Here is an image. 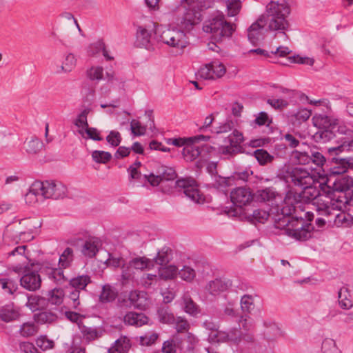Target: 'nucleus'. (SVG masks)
I'll use <instances>...</instances> for the list:
<instances>
[{
  "mask_svg": "<svg viewBox=\"0 0 353 353\" xmlns=\"http://www.w3.org/2000/svg\"><path fill=\"white\" fill-rule=\"evenodd\" d=\"M292 182L294 185L304 187L306 184V179H311L310 172L301 168H293L289 173Z\"/></svg>",
  "mask_w": 353,
  "mask_h": 353,
  "instance_id": "obj_22",
  "label": "nucleus"
},
{
  "mask_svg": "<svg viewBox=\"0 0 353 353\" xmlns=\"http://www.w3.org/2000/svg\"><path fill=\"white\" fill-rule=\"evenodd\" d=\"M157 315L159 321L164 324H173L175 322L174 314L168 306L161 305L158 307Z\"/></svg>",
  "mask_w": 353,
  "mask_h": 353,
  "instance_id": "obj_35",
  "label": "nucleus"
},
{
  "mask_svg": "<svg viewBox=\"0 0 353 353\" xmlns=\"http://www.w3.org/2000/svg\"><path fill=\"white\" fill-rule=\"evenodd\" d=\"M28 301L26 305L29 307L32 312L37 310H50L49 300L45 292H42V295H28L27 296Z\"/></svg>",
  "mask_w": 353,
  "mask_h": 353,
  "instance_id": "obj_21",
  "label": "nucleus"
},
{
  "mask_svg": "<svg viewBox=\"0 0 353 353\" xmlns=\"http://www.w3.org/2000/svg\"><path fill=\"white\" fill-rule=\"evenodd\" d=\"M151 32L143 26H138L136 34L135 43L137 47L145 48L148 50L152 48L150 42Z\"/></svg>",
  "mask_w": 353,
  "mask_h": 353,
  "instance_id": "obj_25",
  "label": "nucleus"
},
{
  "mask_svg": "<svg viewBox=\"0 0 353 353\" xmlns=\"http://www.w3.org/2000/svg\"><path fill=\"white\" fill-rule=\"evenodd\" d=\"M175 343L176 344L177 350H179L181 353H185L194 350L196 343V339L195 336L190 332H187L183 336L179 334H175Z\"/></svg>",
  "mask_w": 353,
  "mask_h": 353,
  "instance_id": "obj_19",
  "label": "nucleus"
},
{
  "mask_svg": "<svg viewBox=\"0 0 353 353\" xmlns=\"http://www.w3.org/2000/svg\"><path fill=\"white\" fill-rule=\"evenodd\" d=\"M312 114V112L310 110H308L307 108H303L299 109L297 112H296L292 117H294L295 121H293L292 119V122L294 124L296 121H297L298 124H301V123L306 121L310 117Z\"/></svg>",
  "mask_w": 353,
  "mask_h": 353,
  "instance_id": "obj_57",
  "label": "nucleus"
},
{
  "mask_svg": "<svg viewBox=\"0 0 353 353\" xmlns=\"http://www.w3.org/2000/svg\"><path fill=\"white\" fill-rule=\"evenodd\" d=\"M78 132L83 136L84 132L86 133L88 138L94 141H100L103 140V137L100 135V132L95 128L88 127L83 130H79Z\"/></svg>",
  "mask_w": 353,
  "mask_h": 353,
  "instance_id": "obj_55",
  "label": "nucleus"
},
{
  "mask_svg": "<svg viewBox=\"0 0 353 353\" xmlns=\"http://www.w3.org/2000/svg\"><path fill=\"white\" fill-rule=\"evenodd\" d=\"M294 161L300 165H307L312 161L311 155L305 152H300L296 150H294L292 154Z\"/></svg>",
  "mask_w": 353,
  "mask_h": 353,
  "instance_id": "obj_47",
  "label": "nucleus"
},
{
  "mask_svg": "<svg viewBox=\"0 0 353 353\" xmlns=\"http://www.w3.org/2000/svg\"><path fill=\"white\" fill-rule=\"evenodd\" d=\"M38 332V327L33 323H24L19 329V332L24 337L34 336Z\"/></svg>",
  "mask_w": 353,
  "mask_h": 353,
  "instance_id": "obj_51",
  "label": "nucleus"
},
{
  "mask_svg": "<svg viewBox=\"0 0 353 353\" xmlns=\"http://www.w3.org/2000/svg\"><path fill=\"white\" fill-rule=\"evenodd\" d=\"M314 226L302 217L292 216L291 228L285 229V234L299 241H306L312 238Z\"/></svg>",
  "mask_w": 353,
  "mask_h": 353,
  "instance_id": "obj_7",
  "label": "nucleus"
},
{
  "mask_svg": "<svg viewBox=\"0 0 353 353\" xmlns=\"http://www.w3.org/2000/svg\"><path fill=\"white\" fill-rule=\"evenodd\" d=\"M91 282L92 280L90 276L79 275L68 281V285H66V290L75 289L79 291L85 290L86 286Z\"/></svg>",
  "mask_w": 353,
  "mask_h": 353,
  "instance_id": "obj_28",
  "label": "nucleus"
},
{
  "mask_svg": "<svg viewBox=\"0 0 353 353\" xmlns=\"http://www.w3.org/2000/svg\"><path fill=\"white\" fill-rule=\"evenodd\" d=\"M0 285L6 292L11 295H14L19 288L17 280L10 277L0 278Z\"/></svg>",
  "mask_w": 353,
  "mask_h": 353,
  "instance_id": "obj_37",
  "label": "nucleus"
},
{
  "mask_svg": "<svg viewBox=\"0 0 353 353\" xmlns=\"http://www.w3.org/2000/svg\"><path fill=\"white\" fill-rule=\"evenodd\" d=\"M203 30L212 34L213 39L216 42L221 41L223 37H230L235 30L233 24L228 22L223 14H219L206 21Z\"/></svg>",
  "mask_w": 353,
  "mask_h": 353,
  "instance_id": "obj_6",
  "label": "nucleus"
},
{
  "mask_svg": "<svg viewBox=\"0 0 353 353\" xmlns=\"http://www.w3.org/2000/svg\"><path fill=\"white\" fill-rule=\"evenodd\" d=\"M91 112V108L89 107L85 108L78 116L77 119L74 121V125L79 128L83 127L85 128L89 126L87 117L88 114Z\"/></svg>",
  "mask_w": 353,
  "mask_h": 353,
  "instance_id": "obj_56",
  "label": "nucleus"
},
{
  "mask_svg": "<svg viewBox=\"0 0 353 353\" xmlns=\"http://www.w3.org/2000/svg\"><path fill=\"white\" fill-rule=\"evenodd\" d=\"M172 259V250L169 247H163L159 250L157 256L151 261H153L154 265H159L161 266L167 265Z\"/></svg>",
  "mask_w": 353,
  "mask_h": 353,
  "instance_id": "obj_30",
  "label": "nucleus"
},
{
  "mask_svg": "<svg viewBox=\"0 0 353 353\" xmlns=\"http://www.w3.org/2000/svg\"><path fill=\"white\" fill-rule=\"evenodd\" d=\"M185 34L183 32H175L170 30L164 31L161 36V41L171 47L183 52L187 46V41L184 39Z\"/></svg>",
  "mask_w": 353,
  "mask_h": 353,
  "instance_id": "obj_13",
  "label": "nucleus"
},
{
  "mask_svg": "<svg viewBox=\"0 0 353 353\" xmlns=\"http://www.w3.org/2000/svg\"><path fill=\"white\" fill-rule=\"evenodd\" d=\"M206 150V152L209 153L212 150H214L212 146L208 145H203L201 146L196 145L195 143L187 142L182 149L181 154L187 161H193L199 155Z\"/></svg>",
  "mask_w": 353,
  "mask_h": 353,
  "instance_id": "obj_17",
  "label": "nucleus"
},
{
  "mask_svg": "<svg viewBox=\"0 0 353 353\" xmlns=\"http://www.w3.org/2000/svg\"><path fill=\"white\" fill-rule=\"evenodd\" d=\"M231 286L230 280L216 279L208 283L206 290L212 295H216L227 290Z\"/></svg>",
  "mask_w": 353,
  "mask_h": 353,
  "instance_id": "obj_26",
  "label": "nucleus"
},
{
  "mask_svg": "<svg viewBox=\"0 0 353 353\" xmlns=\"http://www.w3.org/2000/svg\"><path fill=\"white\" fill-rule=\"evenodd\" d=\"M292 0H283V3L270 1L266 6V12L271 17L268 28L270 30H286L289 27V22L286 19L290 14V5ZM284 34L285 33L282 32Z\"/></svg>",
  "mask_w": 353,
  "mask_h": 353,
  "instance_id": "obj_4",
  "label": "nucleus"
},
{
  "mask_svg": "<svg viewBox=\"0 0 353 353\" xmlns=\"http://www.w3.org/2000/svg\"><path fill=\"white\" fill-rule=\"evenodd\" d=\"M79 327L83 337L88 341H94L102 336V331L95 327H88L83 323H79Z\"/></svg>",
  "mask_w": 353,
  "mask_h": 353,
  "instance_id": "obj_36",
  "label": "nucleus"
},
{
  "mask_svg": "<svg viewBox=\"0 0 353 353\" xmlns=\"http://www.w3.org/2000/svg\"><path fill=\"white\" fill-rule=\"evenodd\" d=\"M327 114H315L312 117L313 124L318 128L313 136L316 142L326 143L340 135L350 134L352 132L345 125H339L338 119H332Z\"/></svg>",
  "mask_w": 353,
  "mask_h": 353,
  "instance_id": "obj_1",
  "label": "nucleus"
},
{
  "mask_svg": "<svg viewBox=\"0 0 353 353\" xmlns=\"http://www.w3.org/2000/svg\"><path fill=\"white\" fill-rule=\"evenodd\" d=\"M246 154L254 156L259 164L261 166H265L272 163L274 159L273 155L270 154L266 150L263 148L256 149L252 154L249 152H247Z\"/></svg>",
  "mask_w": 353,
  "mask_h": 353,
  "instance_id": "obj_31",
  "label": "nucleus"
},
{
  "mask_svg": "<svg viewBox=\"0 0 353 353\" xmlns=\"http://www.w3.org/2000/svg\"><path fill=\"white\" fill-rule=\"evenodd\" d=\"M46 190L43 193L46 199H59L66 196L67 187L60 181H46Z\"/></svg>",
  "mask_w": 353,
  "mask_h": 353,
  "instance_id": "obj_16",
  "label": "nucleus"
},
{
  "mask_svg": "<svg viewBox=\"0 0 353 353\" xmlns=\"http://www.w3.org/2000/svg\"><path fill=\"white\" fill-rule=\"evenodd\" d=\"M19 310L13 303L7 304L0 308V319L6 323L11 322L19 319Z\"/></svg>",
  "mask_w": 353,
  "mask_h": 353,
  "instance_id": "obj_23",
  "label": "nucleus"
},
{
  "mask_svg": "<svg viewBox=\"0 0 353 353\" xmlns=\"http://www.w3.org/2000/svg\"><path fill=\"white\" fill-rule=\"evenodd\" d=\"M333 202L334 208L341 211L334 215V223L337 227H350L353 224V215L350 212L353 205H347L345 208H339L340 203L336 199H330Z\"/></svg>",
  "mask_w": 353,
  "mask_h": 353,
  "instance_id": "obj_14",
  "label": "nucleus"
},
{
  "mask_svg": "<svg viewBox=\"0 0 353 353\" xmlns=\"http://www.w3.org/2000/svg\"><path fill=\"white\" fill-rule=\"evenodd\" d=\"M322 353H341L336 345L335 341L332 339H325L321 345Z\"/></svg>",
  "mask_w": 353,
  "mask_h": 353,
  "instance_id": "obj_52",
  "label": "nucleus"
},
{
  "mask_svg": "<svg viewBox=\"0 0 353 353\" xmlns=\"http://www.w3.org/2000/svg\"><path fill=\"white\" fill-rule=\"evenodd\" d=\"M159 338V334L153 333H146L143 336H137L134 338L137 342H139L141 345L150 346L155 343Z\"/></svg>",
  "mask_w": 353,
  "mask_h": 353,
  "instance_id": "obj_45",
  "label": "nucleus"
},
{
  "mask_svg": "<svg viewBox=\"0 0 353 353\" xmlns=\"http://www.w3.org/2000/svg\"><path fill=\"white\" fill-rule=\"evenodd\" d=\"M154 268V262L151 259L145 256H137L127 263L122 264L121 279L123 281L130 279L132 274L134 273L132 269L137 270H143L145 269H151Z\"/></svg>",
  "mask_w": 353,
  "mask_h": 353,
  "instance_id": "obj_9",
  "label": "nucleus"
},
{
  "mask_svg": "<svg viewBox=\"0 0 353 353\" xmlns=\"http://www.w3.org/2000/svg\"><path fill=\"white\" fill-rule=\"evenodd\" d=\"M228 332L220 331L219 329L214 334H208L209 340L214 343L228 342Z\"/></svg>",
  "mask_w": 353,
  "mask_h": 353,
  "instance_id": "obj_63",
  "label": "nucleus"
},
{
  "mask_svg": "<svg viewBox=\"0 0 353 353\" xmlns=\"http://www.w3.org/2000/svg\"><path fill=\"white\" fill-rule=\"evenodd\" d=\"M72 261L73 250L70 248H66L59 257V263L63 268H66L70 266Z\"/></svg>",
  "mask_w": 353,
  "mask_h": 353,
  "instance_id": "obj_49",
  "label": "nucleus"
},
{
  "mask_svg": "<svg viewBox=\"0 0 353 353\" xmlns=\"http://www.w3.org/2000/svg\"><path fill=\"white\" fill-rule=\"evenodd\" d=\"M25 274L19 279L20 285L28 291L34 292L41 288V279L36 271H30V268L26 267Z\"/></svg>",
  "mask_w": 353,
  "mask_h": 353,
  "instance_id": "obj_15",
  "label": "nucleus"
},
{
  "mask_svg": "<svg viewBox=\"0 0 353 353\" xmlns=\"http://www.w3.org/2000/svg\"><path fill=\"white\" fill-rule=\"evenodd\" d=\"M58 319L57 314L52 312L51 310H44L37 314H34V320L39 324H52L56 322Z\"/></svg>",
  "mask_w": 353,
  "mask_h": 353,
  "instance_id": "obj_32",
  "label": "nucleus"
},
{
  "mask_svg": "<svg viewBox=\"0 0 353 353\" xmlns=\"http://www.w3.org/2000/svg\"><path fill=\"white\" fill-rule=\"evenodd\" d=\"M64 292L65 294L68 293V298L72 301V307L77 310H81L79 307L80 306V301H79V294L80 291L78 290L72 289V290H66V285H64Z\"/></svg>",
  "mask_w": 353,
  "mask_h": 353,
  "instance_id": "obj_50",
  "label": "nucleus"
},
{
  "mask_svg": "<svg viewBox=\"0 0 353 353\" xmlns=\"http://www.w3.org/2000/svg\"><path fill=\"white\" fill-rule=\"evenodd\" d=\"M68 243L72 246L81 245L82 254L89 258L94 257L98 252L97 245L95 241L91 240L83 241L81 238L71 239L68 241Z\"/></svg>",
  "mask_w": 353,
  "mask_h": 353,
  "instance_id": "obj_20",
  "label": "nucleus"
},
{
  "mask_svg": "<svg viewBox=\"0 0 353 353\" xmlns=\"http://www.w3.org/2000/svg\"><path fill=\"white\" fill-rule=\"evenodd\" d=\"M149 318L143 313L136 312H128L123 317V321L125 324L141 327L148 324Z\"/></svg>",
  "mask_w": 353,
  "mask_h": 353,
  "instance_id": "obj_24",
  "label": "nucleus"
},
{
  "mask_svg": "<svg viewBox=\"0 0 353 353\" xmlns=\"http://www.w3.org/2000/svg\"><path fill=\"white\" fill-rule=\"evenodd\" d=\"M339 139L337 146L328 148L331 155L335 154L334 157L329 158V160L331 159L335 163V165L328 170L332 174H338L340 176L353 172V157L345 156L343 154L345 151H353V139L350 140L347 137H341Z\"/></svg>",
  "mask_w": 353,
  "mask_h": 353,
  "instance_id": "obj_2",
  "label": "nucleus"
},
{
  "mask_svg": "<svg viewBox=\"0 0 353 353\" xmlns=\"http://www.w3.org/2000/svg\"><path fill=\"white\" fill-rule=\"evenodd\" d=\"M177 271V268L172 265L161 266L159 268L160 277L165 280L172 279L176 275Z\"/></svg>",
  "mask_w": 353,
  "mask_h": 353,
  "instance_id": "obj_43",
  "label": "nucleus"
},
{
  "mask_svg": "<svg viewBox=\"0 0 353 353\" xmlns=\"http://www.w3.org/2000/svg\"><path fill=\"white\" fill-rule=\"evenodd\" d=\"M184 311L192 316H196L200 313L199 306L192 300L190 295H184L183 297Z\"/></svg>",
  "mask_w": 353,
  "mask_h": 353,
  "instance_id": "obj_38",
  "label": "nucleus"
},
{
  "mask_svg": "<svg viewBox=\"0 0 353 353\" xmlns=\"http://www.w3.org/2000/svg\"><path fill=\"white\" fill-rule=\"evenodd\" d=\"M230 200L234 207H225L224 212L228 216L237 217L254 200V194L248 187H236L230 192Z\"/></svg>",
  "mask_w": 353,
  "mask_h": 353,
  "instance_id": "obj_5",
  "label": "nucleus"
},
{
  "mask_svg": "<svg viewBox=\"0 0 353 353\" xmlns=\"http://www.w3.org/2000/svg\"><path fill=\"white\" fill-rule=\"evenodd\" d=\"M253 122L259 126L265 125L267 127H269L270 125L272 123V119L269 118V116L267 112H260L256 117Z\"/></svg>",
  "mask_w": 353,
  "mask_h": 353,
  "instance_id": "obj_62",
  "label": "nucleus"
},
{
  "mask_svg": "<svg viewBox=\"0 0 353 353\" xmlns=\"http://www.w3.org/2000/svg\"><path fill=\"white\" fill-rule=\"evenodd\" d=\"M131 347V343L127 336H121L114 342V348L119 353H127Z\"/></svg>",
  "mask_w": 353,
  "mask_h": 353,
  "instance_id": "obj_42",
  "label": "nucleus"
},
{
  "mask_svg": "<svg viewBox=\"0 0 353 353\" xmlns=\"http://www.w3.org/2000/svg\"><path fill=\"white\" fill-rule=\"evenodd\" d=\"M269 216L270 214L265 210L247 208L237 217L241 221H247L252 224L256 225L257 223H264L268 220Z\"/></svg>",
  "mask_w": 353,
  "mask_h": 353,
  "instance_id": "obj_18",
  "label": "nucleus"
},
{
  "mask_svg": "<svg viewBox=\"0 0 353 353\" xmlns=\"http://www.w3.org/2000/svg\"><path fill=\"white\" fill-rule=\"evenodd\" d=\"M63 268H48L46 270V273L48 275L49 278L53 279L54 282L57 283V285H68V279L63 274Z\"/></svg>",
  "mask_w": 353,
  "mask_h": 353,
  "instance_id": "obj_33",
  "label": "nucleus"
},
{
  "mask_svg": "<svg viewBox=\"0 0 353 353\" xmlns=\"http://www.w3.org/2000/svg\"><path fill=\"white\" fill-rule=\"evenodd\" d=\"M314 59L307 57H300L299 54L288 57V63H282L283 65H289L290 63L305 64L313 65Z\"/></svg>",
  "mask_w": 353,
  "mask_h": 353,
  "instance_id": "obj_48",
  "label": "nucleus"
},
{
  "mask_svg": "<svg viewBox=\"0 0 353 353\" xmlns=\"http://www.w3.org/2000/svg\"><path fill=\"white\" fill-rule=\"evenodd\" d=\"M146 128L135 119L132 120L130 123L131 132L135 137L144 135L146 132Z\"/></svg>",
  "mask_w": 353,
  "mask_h": 353,
  "instance_id": "obj_60",
  "label": "nucleus"
},
{
  "mask_svg": "<svg viewBox=\"0 0 353 353\" xmlns=\"http://www.w3.org/2000/svg\"><path fill=\"white\" fill-rule=\"evenodd\" d=\"M175 187L179 188V191L183 190V194L193 201L199 202L201 199L196 182L192 178L178 179L175 181Z\"/></svg>",
  "mask_w": 353,
  "mask_h": 353,
  "instance_id": "obj_12",
  "label": "nucleus"
},
{
  "mask_svg": "<svg viewBox=\"0 0 353 353\" xmlns=\"http://www.w3.org/2000/svg\"><path fill=\"white\" fill-rule=\"evenodd\" d=\"M241 307L243 312L250 313L254 309L253 298L250 295H244L241 299Z\"/></svg>",
  "mask_w": 353,
  "mask_h": 353,
  "instance_id": "obj_59",
  "label": "nucleus"
},
{
  "mask_svg": "<svg viewBox=\"0 0 353 353\" xmlns=\"http://www.w3.org/2000/svg\"><path fill=\"white\" fill-rule=\"evenodd\" d=\"M92 159L98 163L105 164L112 158L110 152L103 150H94L92 153Z\"/></svg>",
  "mask_w": 353,
  "mask_h": 353,
  "instance_id": "obj_46",
  "label": "nucleus"
},
{
  "mask_svg": "<svg viewBox=\"0 0 353 353\" xmlns=\"http://www.w3.org/2000/svg\"><path fill=\"white\" fill-rule=\"evenodd\" d=\"M228 14L230 17L236 16L241 8V2L240 0H228L227 2Z\"/></svg>",
  "mask_w": 353,
  "mask_h": 353,
  "instance_id": "obj_58",
  "label": "nucleus"
},
{
  "mask_svg": "<svg viewBox=\"0 0 353 353\" xmlns=\"http://www.w3.org/2000/svg\"><path fill=\"white\" fill-rule=\"evenodd\" d=\"M213 187L223 192H226L228 187L232 186V180L231 176L224 177L221 175H216L214 179Z\"/></svg>",
  "mask_w": 353,
  "mask_h": 353,
  "instance_id": "obj_40",
  "label": "nucleus"
},
{
  "mask_svg": "<svg viewBox=\"0 0 353 353\" xmlns=\"http://www.w3.org/2000/svg\"><path fill=\"white\" fill-rule=\"evenodd\" d=\"M46 181H34L30 186L29 193L28 194V196L29 194H32L34 196L37 195H41L43 196V193L46 190Z\"/></svg>",
  "mask_w": 353,
  "mask_h": 353,
  "instance_id": "obj_54",
  "label": "nucleus"
},
{
  "mask_svg": "<svg viewBox=\"0 0 353 353\" xmlns=\"http://www.w3.org/2000/svg\"><path fill=\"white\" fill-rule=\"evenodd\" d=\"M43 147V142L39 139L34 137L28 142L26 151L30 154H37Z\"/></svg>",
  "mask_w": 353,
  "mask_h": 353,
  "instance_id": "obj_53",
  "label": "nucleus"
},
{
  "mask_svg": "<svg viewBox=\"0 0 353 353\" xmlns=\"http://www.w3.org/2000/svg\"><path fill=\"white\" fill-rule=\"evenodd\" d=\"M292 217L282 216L274 220V226L280 230H285L291 228Z\"/></svg>",
  "mask_w": 353,
  "mask_h": 353,
  "instance_id": "obj_61",
  "label": "nucleus"
},
{
  "mask_svg": "<svg viewBox=\"0 0 353 353\" xmlns=\"http://www.w3.org/2000/svg\"><path fill=\"white\" fill-rule=\"evenodd\" d=\"M45 295L47 296L49 300V305L50 306V310H51L54 309V306L59 305L62 303L65 292L61 288H54L46 292Z\"/></svg>",
  "mask_w": 353,
  "mask_h": 353,
  "instance_id": "obj_27",
  "label": "nucleus"
},
{
  "mask_svg": "<svg viewBox=\"0 0 353 353\" xmlns=\"http://www.w3.org/2000/svg\"><path fill=\"white\" fill-rule=\"evenodd\" d=\"M177 176V174L173 168L165 165H161L157 170V174L150 173L148 175L145 174L144 179L153 187L157 186L160 183L164 181H174Z\"/></svg>",
  "mask_w": 353,
  "mask_h": 353,
  "instance_id": "obj_10",
  "label": "nucleus"
},
{
  "mask_svg": "<svg viewBox=\"0 0 353 353\" xmlns=\"http://www.w3.org/2000/svg\"><path fill=\"white\" fill-rule=\"evenodd\" d=\"M105 139L112 147H117L120 145L122 138L118 131L112 130L106 137Z\"/></svg>",
  "mask_w": 353,
  "mask_h": 353,
  "instance_id": "obj_64",
  "label": "nucleus"
},
{
  "mask_svg": "<svg viewBox=\"0 0 353 353\" xmlns=\"http://www.w3.org/2000/svg\"><path fill=\"white\" fill-rule=\"evenodd\" d=\"M117 295V293L110 285H105L102 288V291L99 295V300L103 303H110L115 300Z\"/></svg>",
  "mask_w": 353,
  "mask_h": 353,
  "instance_id": "obj_41",
  "label": "nucleus"
},
{
  "mask_svg": "<svg viewBox=\"0 0 353 353\" xmlns=\"http://www.w3.org/2000/svg\"><path fill=\"white\" fill-rule=\"evenodd\" d=\"M252 174L253 171L250 168H246L245 169H243L241 167L236 168L230 176L233 185H237L247 182L250 176Z\"/></svg>",
  "mask_w": 353,
  "mask_h": 353,
  "instance_id": "obj_29",
  "label": "nucleus"
},
{
  "mask_svg": "<svg viewBox=\"0 0 353 353\" xmlns=\"http://www.w3.org/2000/svg\"><path fill=\"white\" fill-rule=\"evenodd\" d=\"M327 152H329L327 151ZM334 153H333L332 155L328 153L327 157H324L319 152H312L311 153V162L314 163L319 167H321L323 172H326V175L327 176L325 183L319 185L321 186V189L325 194V191L328 190V188H331V186H332V183L334 182V179L339 178V176L338 174H332L330 173V171L328 170L329 168H334L335 165V163L334 161H332L331 159L329 160V158L334 157Z\"/></svg>",
  "mask_w": 353,
  "mask_h": 353,
  "instance_id": "obj_8",
  "label": "nucleus"
},
{
  "mask_svg": "<svg viewBox=\"0 0 353 353\" xmlns=\"http://www.w3.org/2000/svg\"><path fill=\"white\" fill-rule=\"evenodd\" d=\"M188 6L189 8L185 9V12L183 15V17L194 21V23L199 24L202 21V14L190 3H188Z\"/></svg>",
  "mask_w": 353,
  "mask_h": 353,
  "instance_id": "obj_44",
  "label": "nucleus"
},
{
  "mask_svg": "<svg viewBox=\"0 0 353 353\" xmlns=\"http://www.w3.org/2000/svg\"><path fill=\"white\" fill-rule=\"evenodd\" d=\"M271 17L261 15L256 21L253 23L248 29V37L250 42L254 46H258L259 43L264 39V35L262 32L264 26L270 23Z\"/></svg>",
  "mask_w": 353,
  "mask_h": 353,
  "instance_id": "obj_11",
  "label": "nucleus"
},
{
  "mask_svg": "<svg viewBox=\"0 0 353 353\" xmlns=\"http://www.w3.org/2000/svg\"><path fill=\"white\" fill-rule=\"evenodd\" d=\"M303 188V190L298 194V196L306 203H310L320 195L319 190L312 185H305Z\"/></svg>",
  "mask_w": 353,
  "mask_h": 353,
  "instance_id": "obj_34",
  "label": "nucleus"
},
{
  "mask_svg": "<svg viewBox=\"0 0 353 353\" xmlns=\"http://www.w3.org/2000/svg\"><path fill=\"white\" fill-rule=\"evenodd\" d=\"M353 176L349 174L339 176L334 179L332 186L325 191V195L330 199H336L339 202V208L353 205Z\"/></svg>",
  "mask_w": 353,
  "mask_h": 353,
  "instance_id": "obj_3",
  "label": "nucleus"
},
{
  "mask_svg": "<svg viewBox=\"0 0 353 353\" xmlns=\"http://www.w3.org/2000/svg\"><path fill=\"white\" fill-rule=\"evenodd\" d=\"M349 297L350 294L348 288L342 287L338 292L339 303L341 308L348 310L352 307V302Z\"/></svg>",
  "mask_w": 353,
  "mask_h": 353,
  "instance_id": "obj_39",
  "label": "nucleus"
}]
</instances>
